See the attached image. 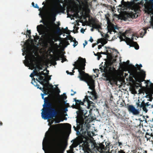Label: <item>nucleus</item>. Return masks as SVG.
Here are the masks:
<instances>
[{
    "label": "nucleus",
    "instance_id": "nucleus-1",
    "mask_svg": "<svg viewBox=\"0 0 153 153\" xmlns=\"http://www.w3.org/2000/svg\"><path fill=\"white\" fill-rule=\"evenodd\" d=\"M86 60L85 59H83L80 57L79 59L74 62L73 64L74 67L72 70V73L73 74L75 72L74 70H78L79 74L78 77L81 81H84L88 84L90 89L93 90L95 87L94 80L92 77L90 76L85 71V66Z\"/></svg>",
    "mask_w": 153,
    "mask_h": 153
},
{
    "label": "nucleus",
    "instance_id": "nucleus-2",
    "mask_svg": "<svg viewBox=\"0 0 153 153\" xmlns=\"http://www.w3.org/2000/svg\"><path fill=\"white\" fill-rule=\"evenodd\" d=\"M76 113L77 115L76 120L77 126L76 127L74 126L73 128L77 134H80V133H82L85 134L88 132V130L90 128L89 124L85 121V117L77 111Z\"/></svg>",
    "mask_w": 153,
    "mask_h": 153
},
{
    "label": "nucleus",
    "instance_id": "nucleus-3",
    "mask_svg": "<svg viewBox=\"0 0 153 153\" xmlns=\"http://www.w3.org/2000/svg\"><path fill=\"white\" fill-rule=\"evenodd\" d=\"M74 100L76 102L75 105L74 104L72 106L73 108H75L78 110L77 111L81 114L83 116L85 117L87 116H85L86 114L87 113V111L85 109H83L82 107L80 106L81 105H83L84 103L86 102L88 104V108H92L95 107V103L93 102L92 101H90L88 99V96H85V98L83 100V101H82L81 100H76V98H74Z\"/></svg>",
    "mask_w": 153,
    "mask_h": 153
},
{
    "label": "nucleus",
    "instance_id": "nucleus-4",
    "mask_svg": "<svg viewBox=\"0 0 153 153\" xmlns=\"http://www.w3.org/2000/svg\"><path fill=\"white\" fill-rule=\"evenodd\" d=\"M131 66L132 72L131 75L138 82L141 83L144 80L146 77L145 72L138 66L139 65L136 64L135 67L133 65Z\"/></svg>",
    "mask_w": 153,
    "mask_h": 153
},
{
    "label": "nucleus",
    "instance_id": "nucleus-5",
    "mask_svg": "<svg viewBox=\"0 0 153 153\" xmlns=\"http://www.w3.org/2000/svg\"><path fill=\"white\" fill-rule=\"evenodd\" d=\"M54 141L53 149L55 153H60L65 150V149H64L62 145V137L61 135H57L54 139Z\"/></svg>",
    "mask_w": 153,
    "mask_h": 153
},
{
    "label": "nucleus",
    "instance_id": "nucleus-6",
    "mask_svg": "<svg viewBox=\"0 0 153 153\" xmlns=\"http://www.w3.org/2000/svg\"><path fill=\"white\" fill-rule=\"evenodd\" d=\"M59 113V111L56 110L55 108L52 106L45 112H42V117L44 119L47 120L55 117Z\"/></svg>",
    "mask_w": 153,
    "mask_h": 153
},
{
    "label": "nucleus",
    "instance_id": "nucleus-7",
    "mask_svg": "<svg viewBox=\"0 0 153 153\" xmlns=\"http://www.w3.org/2000/svg\"><path fill=\"white\" fill-rule=\"evenodd\" d=\"M58 9L59 10L54 8H52L51 9L50 15L51 17V19L53 22H54L56 20V16L57 14L59 13L60 12L63 13L64 10V8L60 4H59Z\"/></svg>",
    "mask_w": 153,
    "mask_h": 153
},
{
    "label": "nucleus",
    "instance_id": "nucleus-8",
    "mask_svg": "<svg viewBox=\"0 0 153 153\" xmlns=\"http://www.w3.org/2000/svg\"><path fill=\"white\" fill-rule=\"evenodd\" d=\"M100 69L102 72H104V73L102 74V75L104 77H106L107 74L108 73H110L113 70H115V68L114 67H111L108 64L106 63L105 64L102 68L100 67Z\"/></svg>",
    "mask_w": 153,
    "mask_h": 153
},
{
    "label": "nucleus",
    "instance_id": "nucleus-9",
    "mask_svg": "<svg viewBox=\"0 0 153 153\" xmlns=\"http://www.w3.org/2000/svg\"><path fill=\"white\" fill-rule=\"evenodd\" d=\"M115 70H113L110 73H108L107 74L106 77V79L107 81H109V82L110 84L113 85L115 83L116 80L115 78L114 77V71Z\"/></svg>",
    "mask_w": 153,
    "mask_h": 153
},
{
    "label": "nucleus",
    "instance_id": "nucleus-10",
    "mask_svg": "<svg viewBox=\"0 0 153 153\" xmlns=\"http://www.w3.org/2000/svg\"><path fill=\"white\" fill-rule=\"evenodd\" d=\"M43 99L44 103L43 105V108L42 110V112H43L44 113L52 106V104L49 102L48 97H46Z\"/></svg>",
    "mask_w": 153,
    "mask_h": 153
},
{
    "label": "nucleus",
    "instance_id": "nucleus-11",
    "mask_svg": "<svg viewBox=\"0 0 153 153\" xmlns=\"http://www.w3.org/2000/svg\"><path fill=\"white\" fill-rule=\"evenodd\" d=\"M140 100H138V102L136 103V105H137V107H140V108H142L143 110L145 111L146 113H147L148 111V110L147 109L146 107H148L149 106L151 105L149 103V102L145 103L144 100L140 104V102H139Z\"/></svg>",
    "mask_w": 153,
    "mask_h": 153
},
{
    "label": "nucleus",
    "instance_id": "nucleus-12",
    "mask_svg": "<svg viewBox=\"0 0 153 153\" xmlns=\"http://www.w3.org/2000/svg\"><path fill=\"white\" fill-rule=\"evenodd\" d=\"M90 24L92 25V27L95 29L101 28V23L99 21L96 19H93L91 20Z\"/></svg>",
    "mask_w": 153,
    "mask_h": 153
},
{
    "label": "nucleus",
    "instance_id": "nucleus-13",
    "mask_svg": "<svg viewBox=\"0 0 153 153\" xmlns=\"http://www.w3.org/2000/svg\"><path fill=\"white\" fill-rule=\"evenodd\" d=\"M127 108L129 111L132 113L134 115H137L139 114V111L136 109L132 105H129Z\"/></svg>",
    "mask_w": 153,
    "mask_h": 153
},
{
    "label": "nucleus",
    "instance_id": "nucleus-14",
    "mask_svg": "<svg viewBox=\"0 0 153 153\" xmlns=\"http://www.w3.org/2000/svg\"><path fill=\"white\" fill-rule=\"evenodd\" d=\"M131 40L129 41L128 43H127V44L130 45L131 46L134 47L136 50H138L139 49V46L137 42L133 41L134 38L133 36L131 37Z\"/></svg>",
    "mask_w": 153,
    "mask_h": 153
},
{
    "label": "nucleus",
    "instance_id": "nucleus-15",
    "mask_svg": "<svg viewBox=\"0 0 153 153\" xmlns=\"http://www.w3.org/2000/svg\"><path fill=\"white\" fill-rule=\"evenodd\" d=\"M55 40L53 36L51 34H49L46 36V40L47 42L50 44H53L54 43L53 41Z\"/></svg>",
    "mask_w": 153,
    "mask_h": 153
},
{
    "label": "nucleus",
    "instance_id": "nucleus-16",
    "mask_svg": "<svg viewBox=\"0 0 153 153\" xmlns=\"http://www.w3.org/2000/svg\"><path fill=\"white\" fill-rule=\"evenodd\" d=\"M126 32H125V33H122L121 32H120L119 33L120 34H119V39H120V41H125V42H127L126 41L125 39H123V36L126 39V41H127L129 42V41H130L131 40V39L128 37H127L126 36Z\"/></svg>",
    "mask_w": 153,
    "mask_h": 153
},
{
    "label": "nucleus",
    "instance_id": "nucleus-17",
    "mask_svg": "<svg viewBox=\"0 0 153 153\" xmlns=\"http://www.w3.org/2000/svg\"><path fill=\"white\" fill-rule=\"evenodd\" d=\"M134 12H135V13H134L132 11H130V12L128 13L127 14V16L128 18H136L137 17H136V12L134 11Z\"/></svg>",
    "mask_w": 153,
    "mask_h": 153
},
{
    "label": "nucleus",
    "instance_id": "nucleus-18",
    "mask_svg": "<svg viewBox=\"0 0 153 153\" xmlns=\"http://www.w3.org/2000/svg\"><path fill=\"white\" fill-rule=\"evenodd\" d=\"M32 81L31 82V83L34 85L37 88H39L41 91H42L43 89V88H42V87H39V85H38L37 84V82L35 81V79L33 77L32 78Z\"/></svg>",
    "mask_w": 153,
    "mask_h": 153
},
{
    "label": "nucleus",
    "instance_id": "nucleus-19",
    "mask_svg": "<svg viewBox=\"0 0 153 153\" xmlns=\"http://www.w3.org/2000/svg\"><path fill=\"white\" fill-rule=\"evenodd\" d=\"M143 91V94L145 93L146 94H147L146 96V97H147V96H148L149 94V88L147 87L146 88L145 87H142Z\"/></svg>",
    "mask_w": 153,
    "mask_h": 153
},
{
    "label": "nucleus",
    "instance_id": "nucleus-20",
    "mask_svg": "<svg viewBox=\"0 0 153 153\" xmlns=\"http://www.w3.org/2000/svg\"><path fill=\"white\" fill-rule=\"evenodd\" d=\"M94 147L96 148L97 150L99 151L100 150V151L102 150V149H105V146L102 144H101L100 146L95 145Z\"/></svg>",
    "mask_w": 153,
    "mask_h": 153
},
{
    "label": "nucleus",
    "instance_id": "nucleus-21",
    "mask_svg": "<svg viewBox=\"0 0 153 153\" xmlns=\"http://www.w3.org/2000/svg\"><path fill=\"white\" fill-rule=\"evenodd\" d=\"M150 22V26L144 28L143 29L144 31L143 35H144L146 33V30L149 28H151V27H152V28L153 29V22Z\"/></svg>",
    "mask_w": 153,
    "mask_h": 153
},
{
    "label": "nucleus",
    "instance_id": "nucleus-22",
    "mask_svg": "<svg viewBox=\"0 0 153 153\" xmlns=\"http://www.w3.org/2000/svg\"><path fill=\"white\" fill-rule=\"evenodd\" d=\"M129 60H127L126 62H123L122 65L123 68H124L126 69L127 68L128 65H129L131 67V65H129Z\"/></svg>",
    "mask_w": 153,
    "mask_h": 153
},
{
    "label": "nucleus",
    "instance_id": "nucleus-23",
    "mask_svg": "<svg viewBox=\"0 0 153 153\" xmlns=\"http://www.w3.org/2000/svg\"><path fill=\"white\" fill-rule=\"evenodd\" d=\"M153 135L152 133H151L150 134L149 133H148V132H146L145 137L146 138L147 140H150V138L151 137L153 136Z\"/></svg>",
    "mask_w": 153,
    "mask_h": 153
},
{
    "label": "nucleus",
    "instance_id": "nucleus-24",
    "mask_svg": "<svg viewBox=\"0 0 153 153\" xmlns=\"http://www.w3.org/2000/svg\"><path fill=\"white\" fill-rule=\"evenodd\" d=\"M149 94H153V83H151L150 88H149Z\"/></svg>",
    "mask_w": 153,
    "mask_h": 153
},
{
    "label": "nucleus",
    "instance_id": "nucleus-25",
    "mask_svg": "<svg viewBox=\"0 0 153 153\" xmlns=\"http://www.w3.org/2000/svg\"><path fill=\"white\" fill-rule=\"evenodd\" d=\"M115 32V29L112 27H109L108 28V33H109L110 34H112V32Z\"/></svg>",
    "mask_w": 153,
    "mask_h": 153
},
{
    "label": "nucleus",
    "instance_id": "nucleus-26",
    "mask_svg": "<svg viewBox=\"0 0 153 153\" xmlns=\"http://www.w3.org/2000/svg\"><path fill=\"white\" fill-rule=\"evenodd\" d=\"M88 146V143L87 141H85L82 144V146L83 147L87 148Z\"/></svg>",
    "mask_w": 153,
    "mask_h": 153
},
{
    "label": "nucleus",
    "instance_id": "nucleus-27",
    "mask_svg": "<svg viewBox=\"0 0 153 153\" xmlns=\"http://www.w3.org/2000/svg\"><path fill=\"white\" fill-rule=\"evenodd\" d=\"M67 40H70V42H73L74 41L73 38L70 35L67 36Z\"/></svg>",
    "mask_w": 153,
    "mask_h": 153
},
{
    "label": "nucleus",
    "instance_id": "nucleus-28",
    "mask_svg": "<svg viewBox=\"0 0 153 153\" xmlns=\"http://www.w3.org/2000/svg\"><path fill=\"white\" fill-rule=\"evenodd\" d=\"M36 58L33 56V58H32L30 60V64L32 66H34L35 65V64L34 63V62H35L34 59Z\"/></svg>",
    "mask_w": 153,
    "mask_h": 153
},
{
    "label": "nucleus",
    "instance_id": "nucleus-29",
    "mask_svg": "<svg viewBox=\"0 0 153 153\" xmlns=\"http://www.w3.org/2000/svg\"><path fill=\"white\" fill-rule=\"evenodd\" d=\"M63 56L62 55H58L56 56L54 58L55 60V61L59 60V58H62Z\"/></svg>",
    "mask_w": 153,
    "mask_h": 153
},
{
    "label": "nucleus",
    "instance_id": "nucleus-30",
    "mask_svg": "<svg viewBox=\"0 0 153 153\" xmlns=\"http://www.w3.org/2000/svg\"><path fill=\"white\" fill-rule=\"evenodd\" d=\"M88 93H90V94H91L93 96H94V97L95 99L97 98L96 97V93L95 91H92V92H90L89 91H88Z\"/></svg>",
    "mask_w": 153,
    "mask_h": 153
},
{
    "label": "nucleus",
    "instance_id": "nucleus-31",
    "mask_svg": "<svg viewBox=\"0 0 153 153\" xmlns=\"http://www.w3.org/2000/svg\"><path fill=\"white\" fill-rule=\"evenodd\" d=\"M137 84H138V85H139V86L141 88V89L140 90V93H143V88H142V85H141L142 84L141 83L140 84V83H137Z\"/></svg>",
    "mask_w": 153,
    "mask_h": 153
},
{
    "label": "nucleus",
    "instance_id": "nucleus-32",
    "mask_svg": "<svg viewBox=\"0 0 153 153\" xmlns=\"http://www.w3.org/2000/svg\"><path fill=\"white\" fill-rule=\"evenodd\" d=\"M74 44L73 45V46L74 47H75L78 44V42L77 41H76V39L74 38Z\"/></svg>",
    "mask_w": 153,
    "mask_h": 153
},
{
    "label": "nucleus",
    "instance_id": "nucleus-33",
    "mask_svg": "<svg viewBox=\"0 0 153 153\" xmlns=\"http://www.w3.org/2000/svg\"><path fill=\"white\" fill-rule=\"evenodd\" d=\"M107 43V41L105 39H102V45H104L106 44Z\"/></svg>",
    "mask_w": 153,
    "mask_h": 153
},
{
    "label": "nucleus",
    "instance_id": "nucleus-34",
    "mask_svg": "<svg viewBox=\"0 0 153 153\" xmlns=\"http://www.w3.org/2000/svg\"><path fill=\"white\" fill-rule=\"evenodd\" d=\"M43 88V89L42 91L44 92V94L45 95H47L48 94V92L47 91V90L45 89L44 88Z\"/></svg>",
    "mask_w": 153,
    "mask_h": 153
},
{
    "label": "nucleus",
    "instance_id": "nucleus-35",
    "mask_svg": "<svg viewBox=\"0 0 153 153\" xmlns=\"http://www.w3.org/2000/svg\"><path fill=\"white\" fill-rule=\"evenodd\" d=\"M36 80L37 82H39V83L41 84L42 85H43V88H44V83L43 81L41 80V81H40L38 80L37 79H36Z\"/></svg>",
    "mask_w": 153,
    "mask_h": 153
},
{
    "label": "nucleus",
    "instance_id": "nucleus-36",
    "mask_svg": "<svg viewBox=\"0 0 153 153\" xmlns=\"http://www.w3.org/2000/svg\"><path fill=\"white\" fill-rule=\"evenodd\" d=\"M27 35H28L29 38H30L31 37V36L30 35L31 31H30V30H27Z\"/></svg>",
    "mask_w": 153,
    "mask_h": 153
},
{
    "label": "nucleus",
    "instance_id": "nucleus-37",
    "mask_svg": "<svg viewBox=\"0 0 153 153\" xmlns=\"http://www.w3.org/2000/svg\"><path fill=\"white\" fill-rule=\"evenodd\" d=\"M66 124L67 125V127L68 129L71 130V125L68 123H66Z\"/></svg>",
    "mask_w": 153,
    "mask_h": 153
},
{
    "label": "nucleus",
    "instance_id": "nucleus-38",
    "mask_svg": "<svg viewBox=\"0 0 153 153\" xmlns=\"http://www.w3.org/2000/svg\"><path fill=\"white\" fill-rule=\"evenodd\" d=\"M62 99L63 100L66 99L67 98V97L65 93H64L62 96Z\"/></svg>",
    "mask_w": 153,
    "mask_h": 153
},
{
    "label": "nucleus",
    "instance_id": "nucleus-39",
    "mask_svg": "<svg viewBox=\"0 0 153 153\" xmlns=\"http://www.w3.org/2000/svg\"><path fill=\"white\" fill-rule=\"evenodd\" d=\"M113 98V97L112 96H111V97L109 101V103H110V105H111V104H114V101L111 100V98Z\"/></svg>",
    "mask_w": 153,
    "mask_h": 153
},
{
    "label": "nucleus",
    "instance_id": "nucleus-40",
    "mask_svg": "<svg viewBox=\"0 0 153 153\" xmlns=\"http://www.w3.org/2000/svg\"><path fill=\"white\" fill-rule=\"evenodd\" d=\"M39 70L38 71L35 70L33 71V74L34 76H36L38 74V72H39Z\"/></svg>",
    "mask_w": 153,
    "mask_h": 153
},
{
    "label": "nucleus",
    "instance_id": "nucleus-41",
    "mask_svg": "<svg viewBox=\"0 0 153 153\" xmlns=\"http://www.w3.org/2000/svg\"><path fill=\"white\" fill-rule=\"evenodd\" d=\"M148 96H149V101H151L153 99V97H152V94H149Z\"/></svg>",
    "mask_w": 153,
    "mask_h": 153
},
{
    "label": "nucleus",
    "instance_id": "nucleus-42",
    "mask_svg": "<svg viewBox=\"0 0 153 153\" xmlns=\"http://www.w3.org/2000/svg\"><path fill=\"white\" fill-rule=\"evenodd\" d=\"M44 77L42 76V75H41V76H39V80H42V81H43L44 80Z\"/></svg>",
    "mask_w": 153,
    "mask_h": 153
},
{
    "label": "nucleus",
    "instance_id": "nucleus-43",
    "mask_svg": "<svg viewBox=\"0 0 153 153\" xmlns=\"http://www.w3.org/2000/svg\"><path fill=\"white\" fill-rule=\"evenodd\" d=\"M42 26H43V25L42 24H41L39 25H38L37 27V30L38 31H39V29H40L41 28V27H42Z\"/></svg>",
    "mask_w": 153,
    "mask_h": 153
},
{
    "label": "nucleus",
    "instance_id": "nucleus-44",
    "mask_svg": "<svg viewBox=\"0 0 153 153\" xmlns=\"http://www.w3.org/2000/svg\"><path fill=\"white\" fill-rule=\"evenodd\" d=\"M66 73L67 74H70L71 75H74V74H73V73H72L71 72H70L68 71H66Z\"/></svg>",
    "mask_w": 153,
    "mask_h": 153
},
{
    "label": "nucleus",
    "instance_id": "nucleus-45",
    "mask_svg": "<svg viewBox=\"0 0 153 153\" xmlns=\"http://www.w3.org/2000/svg\"><path fill=\"white\" fill-rule=\"evenodd\" d=\"M102 39H98L97 41V44L98 43H102Z\"/></svg>",
    "mask_w": 153,
    "mask_h": 153
},
{
    "label": "nucleus",
    "instance_id": "nucleus-46",
    "mask_svg": "<svg viewBox=\"0 0 153 153\" xmlns=\"http://www.w3.org/2000/svg\"><path fill=\"white\" fill-rule=\"evenodd\" d=\"M106 19L107 21V22H110V19L108 16H105Z\"/></svg>",
    "mask_w": 153,
    "mask_h": 153
},
{
    "label": "nucleus",
    "instance_id": "nucleus-47",
    "mask_svg": "<svg viewBox=\"0 0 153 153\" xmlns=\"http://www.w3.org/2000/svg\"><path fill=\"white\" fill-rule=\"evenodd\" d=\"M121 4H123V5L124 6L126 5V2L125 1H124V0H122L121 1Z\"/></svg>",
    "mask_w": 153,
    "mask_h": 153
},
{
    "label": "nucleus",
    "instance_id": "nucleus-48",
    "mask_svg": "<svg viewBox=\"0 0 153 153\" xmlns=\"http://www.w3.org/2000/svg\"><path fill=\"white\" fill-rule=\"evenodd\" d=\"M63 120H56L55 122L56 123H59V122H60L61 121H62Z\"/></svg>",
    "mask_w": 153,
    "mask_h": 153
},
{
    "label": "nucleus",
    "instance_id": "nucleus-49",
    "mask_svg": "<svg viewBox=\"0 0 153 153\" xmlns=\"http://www.w3.org/2000/svg\"><path fill=\"white\" fill-rule=\"evenodd\" d=\"M71 91L73 92V93L71 94V96H73L74 94H75L76 93V91H74L72 89L71 90Z\"/></svg>",
    "mask_w": 153,
    "mask_h": 153
},
{
    "label": "nucleus",
    "instance_id": "nucleus-50",
    "mask_svg": "<svg viewBox=\"0 0 153 153\" xmlns=\"http://www.w3.org/2000/svg\"><path fill=\"white\" fill-rule=\"evenodd\" d=\"M57 33H59L61 31V30L60 27H58L57 29Z\"/></svg>",
    "mask_w": 153,
    "mask_h": 153
},
{
    "label": "nucleus",
    "instance_id": "nucleus-51",
    "mask_svg": "<svg viewBox=\"0 0 153 153\" xmlns=\"http://www.w3.org/2000/svg\"><path fill=\"white\" fill-rule=\"evenodd\" d=\"M93 53H94V55L95 56H98L99 55H100V52H97V53H94V52H93Z\"/></svg>",
    "mask_w": 153,
    "mask_h": 153
},
{
    "label": "nucleus",
    "instance_id": "nucleus-52",
    "mask_svg": "<svg viewBox=\"0 0 153 153\" xmlns=\"http://www.w3.org/2000/svg\"><path fill=\"white\" fill-rule=\"evenodd\" d=\"M65 44L66 45L65 47H66L68 45H70V43L68 41H66L65 42Z\"/></svg>",
    "mask_w": 153,
    "mask_h": 153
},
{
    "label": "nucleus",
    "instance_id": "nucleus-53",
    "mask_svg": "<svg viewBox=\"0 0 153 153\" xmlns=\"http://www.w3.org/2000/svg\"><path fill=\"white\" fill-rule=\"evenodd\" d=\"M81 32L82 33H84L85 31V30L83 28H82L81 30Z\"/></svg>",
    "mask_w": 153,
    "mask_h": 153
},
{
    "label": "nucleus",
    "instance_id": "nucleus-54",
    "mask_svg": "<svg viewBox=\"0 0 153 153\" xmlns=\"http://www.w3.org/2000/svg\"><path fill=\"white\" fill-rule=\"evenodd\" d=\"M131 152L132 153H136L137 152V150H134L133 151H131Z\"/></svg>",
    "mask_w": 153,
    "mask_h": 153
},
{
    "label": "nucleus",
    "instance_id": "nucleus-55",
    "mask_svg": "<svg viewBox=\"0 0 153 153\" xmlns=\"http://www.w3.org/2000/svg\"><path fill=\"white\" fill-rule=\"evenodd\" d=\"M89 41L91 42H92L93 41V39L92 38V37H90V38L89 40Z\"/></svg>",
    "mask_w": 153,
    "mask_h": 153
},
{
    "label": "nucleus",
    "instance_id": "nucleus-56",
    "mask_svg": "<svg viewBox=\"0 0 153 153\" xmlns=\"http://www.w3.org/2000/svg\"><path fill=\"white\" fill-rule=\"evenodd\" d=\"M105 106L107 108L109 109V106H108V104L107 103H105Z\"/></svg>",
    "mask_w": 153,
    "mask_h": 153
},
{
    "label": "nucleus",
    "instance_id": "nucleus-57",
    "mask_svg": "<svg viewBox=\"0 0 153 153\" xmlns=\"http://www.w3.org/2000/svg\"><path fill=\"white\" fill-rule=\"evenodd\" d=\"M103 45H99L98 46V48L99 49H100V48H101L102 47V46H103Z\"/></svg>",
    "mask_w": 153,
    "mask_h": 153
},
{
    "label": "nucleus",
    "instance_id": "nucleus-58",
    "mask_svg": "<svg viewBox=\"0 0 153 153\" xmlns=\"http://www.w3.org/2000/svg\"><path fill=\"white\" fill-rule=\"evenodd\" d=\"M41 76L40 72H39H39H38V74L36 75V76L39 77V76Z\"/></svg>",
    "mask_w": 153,
    "mask_h": 153
},
{
    "label": "nucleus",
    "instance_id": "nucleus-59",
    "mask_svg": "<svg viewBox=\"0 0 153 153\" xmlns=\"http://www.w3.org/2000/svg\"><path fill=\"white\" fill-rule=\"evenodd\" d=\"M100 53V55H101V54L106 55V53L105 52H101Z\"/></svg>",
    "mask_w": 153,
    "mask_h": 153
},
{
    "label": "nucleus",
    "instance_id": "nucleus-60",
    "mask_svg": "<svg viewBox=\"0 0 153 153\" xmlns=\"http://www.w3.org/2000/svg\"><path fill=\"white\" fill-rule=\"evenodd\" d=\"M34 76V75H33V73H31V74H30V77H32V79L33 77H33V76Z\"/></svg>",
    "mask_w": 153,
    "mask_h": 153
},
{
    "label": "nucleus",
    "instance_id": "nucleus-61",
    "mask_svg": "<svg viewBox=\"0 0 153 153\" xmlns=\"http://www.w3.org/2000/svg\"><path fill=\"white\" fill-rule=\"evenodd\" d=\"M102 57V56L101 55H99L97 57V59L99 60L101 57Z\"/></svg>",
    "mask_w": 153,
    "mask_h": 153
},
{
    "label": "nucleus",
    "instance_id": "nucleus-62",
    "mask_svg": "<svg viewBox=\"0 0 153 153\" xmlns=\"http://www.w3.org/2000/svg\"><path fill=\"white\" fill-rule=\"evenodd\" d=\"M150 22H153V16L151 17V21Z\"/></svg>",
    "mask_w": 153,
    "mask_h": 153
},
{
    "label": "nucleus",
    "instance_id": "nucleus-63",
    "mask_svg": "<svg viewBox=\"0 0 153 153\" xmlns=\"http://www.w3.org/2000/svg\"><path fill=\"white\" fill-rule=\"evenodd\" d=\"M40 74H41V75H45V73L43 71H42L41 72H40Z\"/></svg>",
    "mask_w": 153,
    "mask_h": 153
},
{
    "label": "nucleus",
    "instance_id": "nucleus-64",
    "mask_svg": "<svg viewBox=\"0 0 153 153\" xmlns=\"http://www.w3.org/2000/svg\"><path fill=\"white\" fill-rule=\"evenodd\" d=\"M67 153H74L73 152L71 151V150H69V152H68Z\"/></svg>",
    "mask_w": 153,
    "mask_h": 153
}]
</instances>
